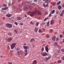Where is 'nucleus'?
<instances>
[{"label":"nucleus","mask_w":64,"mask_h":64,"mask_svg":"<svg viewBox=\"0 0 64 64\" xmlns=\"http://www.w3.org/2000/svg\"><path fill=\"white\" fill-rule=\"evenodd\" d=\"M60 50H58V53H60Z\"/></svg>","instance_id":"obj_48"},{"label":"nucleus","mask_w":64,"mask_h":64,"mask_svg":"<svg viewBox=\"0 0 64 64\" xmlns=\"http://www.w3.org/2000/svg\"><path fill=\"white\" fill-rule=\"evenodd\" d=\"M28 54V53H27V52H26L25 54V56H27Z\"/></svg>","instance_id":"obj_37"},{"label":"nucleus","mask_w":64,"mask_h":64,"mask_svg":"<svg viewBox=\"0 0 64 64\" xmlns=\"http://www.w3.org/2000/svg\"><path fill=\"white\" fill-rule=\"evenodd\" d=\"M61 8H62L61 6H58V8L59 9V10H60V9H61Z\"/></svg>","instance_id":"obj_25"},{"label":"nucleus","mask_w":64,"mask_h":64,"mask_svg":"<svg viewBox=\"0 0 64 64\" xmlns=\"http://www.w3.org/2000/svg\"><path fill=\"white\" fill-rule=\"evenodd\" d=\"M28 7H29L30 9H31L32 8V6H31V5L30 4H29L28 5Z\"/></svg>","instance_id":"obj_24"},{"label":"nucleus","mask_w":64,"mask_h":64,"mask_svg":"<svg viewBox=\"0 0 64 64\" xmlns=\"http://www.w3.org/2000/svg\"><path fill=\"white\" fill-rule=\"evenodd\" d=\"M8 5L9 6H10L11 5V4L10 3H9L8 4Z\"/></svg>","instance_id":"obj_57"},{"label":"nucleus","mask_w":64,"mask_h":64,"mask_svg":"<svg viewBox=\"0 0 64 64\" xmlns=\"http://www.w3.org/2000/svg\"><path fill=\"white\" fill-rule=\"evenodd\" d=\"M8 64H12V62H8Z\"/></svg>","instance_id":"obj_41"},{"label":"nucleus","mask_w":64,"mask_h":64,"mask_svg":"<svg viewBox=\"0 0 64 64\" xmlns=\"http://www.w3.org/2000/svg\"><path fill=\"white\" fill-rule=\"evenodd\" d=\"M46 26L47 27H49V22H47Z\"/></svg>","instance_id":"obj_23"},{"label":"nucleus","mask_w":64,"mask_h":64,"mask_svg":"<svg viewBox=\"0 0 64 64\" xmlns=\"http://www.w3.org/2000/svg\"><path fill=\"white\" fill-rule=\"evenodd\" d=\"M6 16L8 17H10L11 16V15L8 14H6Z\"/></svg>","instance_id":"obj_21"},{"label":"nucleus","mask_w":64,"mask_h":64,"mask_svg":"<svg viewBox=\"0 0 64 64\" xmlns=\"http://www.w3.org/2000/svg\"><path fill=\"white\" fill-rule=\"evenodd\" d=\"M14 31L16 33H18V31H17V30H14Z\"/></svg>","instance_id":"obj_28"},{"label":"nucleus","mask_w":64,"mask_h":64,"mask_svg":"<svg viewBox=\"0 0 64 64\" xmlns=\"http://www.w3.org/2000/svg\"><path fill=\"white\" fill-rule=\"evenodd\" d=\"M42 50L43 51H44V48L43 47L42 48Z\"/></svg>","instance_id":"obj_43"},{"label":"nucleus","mask_w":64,"mask_h":64,"mask_svg":"<svg viewBox=\"0 0 64 64\" xmlns=\"http://www.w3.org/2000/svg\"><path fill=\"white\" fill-rule=\"evenodd\" d=\"M15 24H16V25H17V24H18L17 22H15Z\"/></svg>","instance_id":"obj_46"},{"label":"nucleus","mask_w":64,"mask_h":64,"mask_svg":"<svg viewBox=\"0 0 64 64\" xmlns=\"http://www.w3.org/2000/svg\"><path fill=\"white\" fill-rule=\"evenodd\" d=\"M38 32H39V33H41V32H42V31H41V30H39Z\"/></svg>","instance_id":"obj_39"},{"label":"nucleus","mask_w":64,"mask_h":64,"mask_svg":"<svg viewBox=\"0 0 64 64\" xmlns=\"http://www.w3.org/2000/svg\"><path fill=\"white\" fill-rule=\"evenodd\" d=\"M45 49L46 52H48L49 51V49H48V47H47V46H46L45 47Z\"/></svg>","instance_id":"obj_8"},{"label":"nucleus","mask_w":64,"mask_h":64,"mask_svg":"<svg viewBox=\"0 0 64 64\" xmlns=\"http://www.w3.org/2000/svg\"><path fill=\"white\" fill-rule=\"evenodd\" d=\"M60 38H62V37H63V36H62V34H60Z\"/></svg>","instance_id":"obj_35"},{"label":"nucleus","mask_w":64,"mask_h":64,"mask_svg":"<svg viewBox=\"0 0 64 64\" xmlns=\"http://www.w3.org/2000/svg\"><path fill=\"white\" fill-rule=\"evenodd\" d=\"M13 8H14V9H15L16 8V7L15 6H13Z\"/></svg>","instance_id":"obj_54"},{"label":"nucleus","mask_w":64,"mask_h":64,"mask_svg":"<svg viewBox=\"0 0 64 64\" xmlns=\"http://www.w3.org/2000/svg\"><path fill=\"white\" fill-rule=\"evenodd\" d=\"M24 51L25 52H27V51H28V50H24Z\"/></svg>","instance_id":"obj_47"},{"label":"nucleus","mask_w":64,"mask_h":64,"mask_svg":"<svg viewBox=\"0 0 64 64\" xmlns=\"http://www.w3.org/2000/svg\"><path fill=\"white\" fill-rule=\"evenodd\" d=\"M61 51L62 52H64V49H62L61 50Z\"/></svg>","instance_id":"obj_36"},{"label":"nucleus","mask_w":64,"mask_h":64,"mask_svg":"<svg viewBox=\"0 0 64 64\" xmlns=\"http://www.w3.org/2000/svg\"><path fill=\"white\" fill-rule=\"evenodd\" d=\"M58 13H59V12H58V11H57L56 12V14H58Z\"/></svg>","instance_id":"obj_52"},{"label":"nucleus","mask_w":64,"mask_h":64,"mask_svg":"<svg viewBox=\"0 0 64 64\" xmlns=\"http://www.w3.org/2000/svg\"><path fill=\"white\" fill-rule=\"evenodd\" d=\"M64 57H63L62 58V60H64Z\"/></svg>","instance_id":"obj_56"},{"label":"nucleus","mask_w":64,"mask_h":64,"mask_svg":"<svg viewBox=\"0 0 64 64\" xmlns=\"http://www.w3.org/2000/svg\"><path fill=\"white\" fill-rule=\"evenodd\" d=\"M34 40H35V39L34 38H32V39H31L30 40V42H33V41H34Z\"/></svg>","instance_id":"obj_27"},{"label":"nucleus","mask_w":64,"mask_h":64,"mask_svg":"<svg viewBox=\"0 0 64 64\" xmlns=\"http://www.w3.org/2000/svg\"><path fill=\"white\" fill-rule=\"evenodd\" d=\"M42 24L43 25H45V23L44 22H42Z\"/></svg>","instance_id":"obj_33"},{"label":"nucleus","mask_w":64,"mask_h":64,"mask_svg":"<svg viewBox=\"0 0 64 64\" xmlns=\"http://www.w3.org/2000/svg\"><path fill=\"white\" fill-rule=\"evenodd\" d=\"M63 13L62 12L60 14V16H63Z\"/></svg>","instance_id":"obj_32"},{"label":"nucleus","mask_w":64,"mask_h":64,"mask_svg":"<svg viewBox=\"0 0 64 64\" xmlns=\"http://www.w3.org/2000/svg\"><path fill=\"white\" fill-rule=\"evenodd\" d=\"M51 14L50 13L49 15V17H51Z\"/></svg>","instance_id":"obj_50"},{"label":"nucleus","mask_w":64,"mask_h":64,"mask_svg":"<svg viewBox=\"0 0 64 64\" xmlns=\"http://www.w3.org/2000/svg\"><path fill=\"white\" fill-rule=\"evenodd\" d=\"M62 7H64V4H63V5H62Z\"/></svg>","instance_id":"obj_62"},{"label":"nucleus","mask_w":64,"mask_h":64,"mask_svg":"<svg viewBox=\"0 0 64 64\" xmlns=\"http://www.w3.org/2000/svg\"><path fill=\"white\" fill-rule=\"evenodd\" d=\"M13 50H10V55H12L13 54Z\"/></svg>","instance_id":"obj_13"},{"label":"nucleus","mask_w":64,"mask_h":64,"mask_svg":"<svg viewBox=\"0 0 64 64\" xmlns=\"http://www.w3.org/2000/svg\"><path fill=\"white\" fill-rule=\"evenodd\" d=\"M27 17V15H25V17Z\"/></svg>","instance_id":"obj_64"},{"label":"nucleus","mask_w":64,"mask_h":64,"mask_svg":"<svg viewBox=\"0 0 64 64\" xmlns=\"http://www.w3.org/2000/svg\"><path fill=\"white\" fill-rule=\"evenodd\" d=\"M24 45H26V44L24 43Z\"/></svg>","instance_id":"obj_63"},{"label":"nucleus","mask_w":64,"mask_h":64,"mask_svg":"<svg viewBox=\"0 0 64 64\" xmlns=\"http://www.w3.org/2000/svg\"><path fill=\"white\" fill-rule=\"evenodd\" d=\"M46 3H48V0H46V1L45 2Z\"/></svg>","instance_id":"obj_51"},{"label":"nucleus","mask_w":64,"mask_h":64,"mask_svg":"<svg viewBox=\"0 0 64 64\" xmlns=\"http://www.w3.org/2000/svg\"><path fill=\"white\" fill-rule=\"evenodd\" d=\"M30 24H33L34 23L33 22H30Z\"/></svg>","instance_id":"obj_42"},{"label":"nucleus","mask_w":64,"mask_h":64,"mask_svg":"<svg viewBox=\"0 0 64 64\" xmlns=\"http://www.w3.org/2000/svg\"><path fill=\"white\" fill-rule=\"evenodd\" d=\"M6 40L8 42H11L12 40V38H8Z\"/></svg>","instance_id":"obj_6"},{"label":"nucleus","mask_w":64,"mask_h":64,"mask_svg":"<svg viewBox=\"0 0 64 64\" xmlns=\"http://www.w3.org/2000/svg\"><path fill=\"white\" fill-rule=\"evenodd\" d=\"M3 7H7V5L6 4H4L2 5Z\"/></svg>","instance_id":"obj_29"},{"label":"nucleus","mask_w":64,"mask_h":64,"mask_svg":"<svg viewBox=\"0 0 64 64\" xmlns=\"http://www.w3.org/2000/svg\"><path fill=\"white\" fill-rule=\"evenodd\" d=\"M2 19H5V18L3 17L2 18Z\"/></svg>","instance_id":"obj_61"},{"label":"nucleus","mask_w":64,"mask_h":64,"mask_svg":"<svg viewBox=\"0 0 64 64\" xmlns=\"http://www.w3.org/2000/svg\"><path fill=\"white\" fill-rule=\"evenodd\" d=\"M20 49L19 48H17L16 49V50L17 51H18V50H20Z\"/></svg>","instance_id":"obj_40"},{"label":"nucleus","mask_w":64,"mask_h":64,"mask_svg":"<svg viewBox=\"0 0 64 64\" xmlns=\"http://www.w3.org/2000/svg\"><path fill=\"white\" fill-rule=\"evenodd\" d=\"M54 23L55 22H54V20H51L50 22V23L51 25H54Z\"/></svg>","instance_id":"obj_7"},{"label":"nucleus","mask_w":64,"mask_h":64,"mask_svg":"<svg viewBox=\"0 0 64 64\" xmlns=\"http://www.w3.org/2000/svg\"><path fill=\"white\" fill-rule=\"evenodd\" d=\"M36 26H38V25H39V22H36Z\"/></svg>","instance_id":"obj_30"},{"label":"nucleus","mask_w":64,"mask_h":64,"mask_svg":"<svg viewBox=\"0 0 64 64\" xmlns=\"http://www.w3.org/2000/svg\"><path fill=\"white\" fill-rule=\"evenodd\" d=\"M37 1V0H34V2H35L36 1Z\"/></svg>","instance_id":"obj_58"},{"label":"nucleus","mask_w":64,"mask_h":64,"mask_svg":"<svg viewBox=\"0 0 64 64\" xmlns=\"http://www.w3.org/2000/svg\"><path fill=\"white\" fill-rule=\"evenodd\" d=\"M22 52V51H18L17 52V54H16V55H19V53H20Z\"/></svg>","instance_id":"obj_18"},{"label":"nucleus","mask_w":64,"mask_h":64,"mask_svg":"<svg viewBox=\"0 0 64 64\" xmlns=\"http://www.w3.org/2000/svg\"><path fill=\"white\" fill-rule=\"evenodd\" d=\"M28 13L30 14V16L31 17H32L33 15H35V14H36V13H38V14H39V15H41V12L39 11H38L36 8L34 11L30 12L29 11L28 12Z\"/></svg>","instance_id":"obj_1"},{"label":"nucleus","mask_w":64,"mask_h":64,"mask_svg":"<svg viewBox=\"0 0 64 64\" xmlns=\"http://www.w3.org/2000/svg\"><path fill=\"white\" fill-rule=\"evenodd\" d=\"M54 4H56V2H54Z\"/></svg>","instance_id":"obj_59"},{"label":"nucleus","mask_w":64,"mask_h":64,"mask_svg":"<svg viewBox=\"0 0 64 64\" xmlns=\"http://www.w3.org/2000/svg\"><path fill=\"white\" fill-rule=\"evenodd\" d=\"M6 27L9 28H11L12 27V25L10 24H6Z\"/></svg>","instance_id":"obj_2"},{"label":"nucleus","mask_w":64,"mask_h":64,"mask_svg":"<svg viewBox=\"0 0 64 64\" xmlns=\"http://www.w3.org/2000/svg\"><path fill=\"white\" fill-rule=\"evenodd\" d=\"M55 13V10H52L51 12V14H54Z\"/></svg>","instance_id":"obj_20"},{"label":"nucleus","mask_w":64,"mask_h":64,"mask_svg":"<svg viewBox=\"0 0 64 64\" xmlns=\"http://www.w3.org/2000/svg\"><path fill=\"white\" fill-rule=\"evenodd\" d=\"M34 31L36 32V33L37 32V31H38V28H35L34 29Z\"/></svg>","instance_id":"obj_17"},{"label":"nucleus","mask_w":64,"mask_h":64,"mask_svg":"<svg viewBox=\"0 0 64 64\" xmlns=\"http://www.w3.org/2000/svg\"><path fill=\"white\" fill-rule=\"evenodd\" d=\"M56 38V37H55V36H53L52 38V40H53L54 41H55Z\"/></svg>","instance_id":"obj_16"},{"label":"nucleus","mask_w":64,"mask_h":64,"mask_svg":"<svg viewBox=\"0 0 64 64\" xmlns=\"http://www.w3.org/2000/svg\"><path fill=\"white\" fill-rule=\"evenodd\" d=\"M17 20H21L22 18L21 17H17Z\"/></svg>","instance_id":"obj_14"},{"label":"nucleus","mask_w":64,"mask_h":64,"mask_svg":"<svg viewBox=\"0 0 64 64\" xmlns=\"http://www.w3.org/2000/svg\"><path fill=\"white\" fill-rule=\"evenodd\" d=\"M8 7H5V8H2V10H6L8 9Z\"/></svg>","instance_id":"obj_11"},{"label":"nucleus","mask_w":64,"mask_h":64,"mask_svg":"<svg viewBox=\"0 0 64 64\" xmlns=\"http://www.w3.org/2000/svg\"><path fill=\"white\" fill-rule=\"evenodd\" d=\"M48 19V18H46L44 20V21H46V20L47 19Z\"/></svg>","instance_id":"obj_34"},{"label":"nucleus","mask_w":64,"mask_h":64,"mask_svg":"<svg viewBox=\"0 0 64 64\" xmlns=\"http://www.w3.org/2000/svg\"><path fill=\"white\" fill-rule=\"evenodd\" d=\"M24 11H26V10H27L28 9V8L27 7V6L25 5L24 6Z\"/></svg>","instance_id":"obj_12"},{"label":"nucleus","mask_w":64,"mask_h":64,"mask_svg":"<svg viewBox=\"0 0 64 64\" xmlns=\"http://www.w3.org/2000/svg\"><path fill=\"white\" fill-rule=\"evenodd\" d=\"M51 57L50 56H48V57H46V58H44V61H46V60H48L49 59H50Z\"/></svg>","instance_id":"obj_5"},{"label":"nucleus","mask_w":64,"mask_h":64,"mask_svg":"<svg viewBox=\"0 0 64 64\" xmlns=\"http://www.w3.org/2000/svg\"><path fill=\"white\" fill-rule=\"evenodd\" d=\"M57 42H56L54 43V44L55 45H57Z\"/></svg>","instance_id":"obj_44"},{"label":"nucleus","mask_w":64,"mask_h":64,"mask_svg":"<svg viewBox=\"0 0 64 64\" xmlns=\"http://www.w3.org/2000/svg\"><path fill=\"white\" fill-rule=\"evenodd\" d=\"M61 3V2L60 1H59L57 3V5H59L60 4V3Z\"/></svg>","instance_id":"obj_31"},{"label":"nucleus","mask_w":64,"mask_h":64,"mask_svg":"<svg viewBox=\"0 0 64 64\" xmlns=\"http://www.w3.org/2000/svg\"><path fill=\"white\" fill-rule=\"evenodd\" d=\"M49 37H50V36H49L48 35L47 36V38H49Z\"/></svg>","instance_id":"obj_53"},{"label":"nucleus","mask_w":64,"mask_h":64,"mask_svg":"<svg viewBox=\"0 0 64 64\" xmlns=\"http://www.w3.org/2000/svg\"><path fill=\"white\" fill-rule=\"evenodd\" d=\"M8 35H11V33L10 32H8Z\"/></svg>","instance_id":"obj_45"},{"label":"nucleus","mask_w":64,"mask_h":64,"mask_svg":"<svg viewBox=\"0 0 64 64\" xmlns=\"http://www.w3.org/2000/svg\"><path fill=\"white\" fill-rule=\"evenodd\" d=\"M61 62H62V60H58V63H61Z\"/></svg>","instance_id":"obj_26"},{"label":"nucleus","mask_w":64,"mask_h":64,"mask_svg":"<svg viewBox=\"0 0 64 64\" xmlns=\"http://www.w3.org/2000/svg\"><path fill=\"white\" fill-rule=\"evenodd\" d=\"M21 54L22 55H23V54H24L23 53V52H22V53H21Z\"/></svg>","instance_id":"obj_55"},{"label":"nucleus","mask_w":64,"mask_h":64,"mask_svg":"<svg viewBox=\"0 0 64 64\" xmlns=\"http://www.w3.org/2000/svg\"><path fill=\"white\" fill-rule=\"evenodd\" d=\"M48 14V13H47V12H46V15H47V14Z\"/></svg>","instance_id":"obj_60"},{"label":"nucleus","mask_w":64,"mask_h":64,"mask_svg":"<svg viewBox=\"0 0 64 64\" xmlns=\"http://www.w3.org/2000/svg\"><path fill=\"white\" fill-rule=\"evenodd\" d=\"M23 48H24V49H29V47L28 46H24Z\"/></svg>","instance_id":"obj_10"},{"label":"nucleus","mask_w":64,"mask_h":64,"mask_svg":"<svg viewBox=\"0 0 64 64\" xmlns=\"http://www.w3.org/2000/svg\"><path fill=\"white\" fill-rule=\"evenodd\" d=\"M58 40H59V38H56V41H58Z\"/></svg>","instance_id":"obj_38"},{"label":"nucleus","mask_w":64,"mask_h":64,"mask_svg":"<svg viewBox=\"0 0 64 64\" xmlns=\"http://www.w3.org/2000/svg\"><path fill=\"white\" fill-rule=\"evenodd\" d=\"M20 25H23V23H22L20 24Z\"/></svg>","instance_id":"obj_49"},{"label":"nucleus","mask_w":64,"mask_h":64,"mask_svg":"<svg viewBox=\"0 0 64 64\" xmlns=\"http://www.w3.org/2000/svg\"><path fill=\"white\" fill-rule=\"evenodd\" d=\"M37 63V61L36 60H34L32 62L33 64H36Z\"/></svg>","instance_id":"obj_15"},{"label":"nucleus","mask_w":64,"mask_h":64,"mask_svg":"<svg viewBox=\"0 0 64 64\" xmlns=\"http://www.w3.org/2000/svg\"><path fill=\"white\" fill-rule=\"evenodd\" d=\"M41 55H42L43 57H45L47 55V54L45 52H42L41 53Z\"/></svg>","instance_id":"obj_4"},{"label":"nucleus","mask_w":64,"mask_h":64,"mask_svg":"<svg viewBox=\"0 0 64 64\" xmlns=\"http://www.w3.org/2000/svg\"><path fill=\"white\" fill-rule=\"evenodd\" d=\"M15 45H16V44L15 43H13L10 45V47L12 49L15 47Z\"/></svg>","instance_id":"obj_3"},{"label":"nucleus","mask_w":64,"mask_h":64,"mask_svg":"<svg viewBox=\"0 0 64 64\" xmlns=\"http://www.w3.org/2000/svg\"><path fill=\"white\" fill-rule=\"evenodd\" d=\"M25 3H26V2H22V6H23V5H24V4H25Z\"/></svg>","instance_id":"obj_22"},{"label":"nucleus","mask_w":64,"mask_h":64,"mask_svg":"<svg viewBox=\"0 0 64 64\" xmlns=\"http://www.w3.org/2000/svg\"><path fill=\"white\" fill-rule=\"evenodd\" d=\"M16 10H19L20 8V5H19L18 6L16 7Z\"/></svg>","instance_id":"obj_9"},{"label":"nucleus","mask_w":64,"mask_h":64,"mask_svg":"<svg viewBox=\"0 0 64 64\" xmlns=\"http://www.w3.org/2000/svg\"><path fill=\"white\" fill-rule=\"evenodd\" d=\"M48 4H47L46 5L45 4H43V6L44 7H47L48 6Z\"/></svg>","instance_id":"obj_19"}]
</instances>
